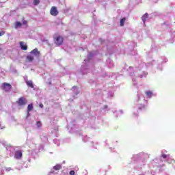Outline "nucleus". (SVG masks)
I'll return each instance as SVG.
<instances>
[{
    "mask_svg": "<svg viewBox=\"0 0 175 175\" xmlns=\"http://www.w3.org/2000/svg\"><path fill=\"white\" fill-rule=\"evenodd\" d=\"M34 58L33 56L31 55H28L26 57V62H32L33 61Z\"/></svg>",
    "mask_w": 175,
    "mask_h": 175,
    "instance_id": "7",
    "label": "nucleus"
},
{
    "mask_svg": "<svg viewBox=\"0 0 175 175\" xmlns=\"http://www.w3.org/2000/svg\"><path fill=\"white\" fill-rule=\"evenodd\" d=\"M14 158L16 159H21L23 158V152L20 150L15 152Z\"/></svg>",
    "mask_w": 175,
    "mask_h": 175,
    "instance_id": "6",
    "label": "nucleus"
},
{
    "mask_svg": "<svg viewBox=\"0 0 175 175\" xmlns=\"http://www.w3.org/2000/svg\"><path fill=\"white\" fill-rule=\"evenodd\" d=\"M58 10H57V7L53 6L50 10L51 16H58Z\"/></svg>",
    "mask_w": 175,
    "mask_h": 175,
    "instance_id": "5",
    "label": "nucleus"
},
{
    "mask_svg": "<svg viewBox=\"0 0 175 175\" xmlns=\"http://www.w3.org/2000/svg\"><path fill=\"white\" fill-rule=\"evenodd\" d=\"M37 126L38 127V128H40V126H42V122H37Z\"/></svg>",
    "mask_w": 175,
    "mask_h": 175,
    "instance_id": "18",
    "label": "nucleus"
},
{
    "mask_svg": "<svg viewBox=\"0 0 175 175\" xmlns=\"http://www.w3.org/2000/svg\"><path fill=\"white\" fill-rule=\"evenodd\" d=\"M39 106H40V107L41 109H43V107H44L43 103H40V104L39 105Z\"/></svg>",
    "mask_w": 175,
    "mask_h": 175,
    "instance_id": "21",
    "label": "nucleus"
},
{
    "mask_svg": "<svg viewBox=\"0 0 175 175\" xmlns=\"http://www.w3.org/2000/svg\"><path fill=\"white\" fill-rule=\"evenodd\" d=\"M54 43L57 46H61L64 44V37L62 36H57L53 38Z\"/></svg>",
    "mask_w": 175,
    "mask_h": 175,
    "instance_id": "1",
    "label": "nucleus"
},
{
    "mask_svg": "<svg viewBox=\"0 0 175 175\" xmlns=\"http://www.w3.org/2000/svg\"><path fill=\"white\" fill-rule=\"evenodd\" d=\"M75 172L74 170H71V171L70 172V175H75Z\"/></svg>",
    "mask_w": 175,
    "mask_h": 175,
    "instance_id": "19",
    "label": "nucleus"
},
{
    "mask_svg": "<svg viewBox=\"0 0 175 175\" xmlns=\"http://www.w3.org/2000/svg\"><path fill=\"white\" fill-rule=\"evenodd\" d=\"M148 18V13H146L145 14H144L142 16V20L144 24L146 23V21L147 20Z\"/></svg>",
    "mask_w": 175,
    "mask_h": 175,
    "instance_id": "9",
    "label": "nucleus"
},
{
    "mask_svg": "<svg viewBox=\"0 0 175 175\" xmlns=\"http://www.w3.org/2000/svg\"><path fill=\"white\" fill-rule=\"evenodd\" d=\"M62 166L59 164H57L53 167L54 170H60L62 169Z\"/></svg>",
    "mask_w": 175,
    "mask_h": 175,
    "instance_id": "12",
    "label": "nucleus"
},
{
    "mask_svg": "<svg viewBox=\"0 0 175 175\" xmlns=\"http://www.w3.org/2000/svg\"><path fill=\"white\" fill-rule=\"evenodd\" d=\"M20 46L22 50H27L28 49V46L25 45L24 44V42H20Z\"/></svg>",
    "mask_w": 175,
    "mask_h": 175,
    "instance_id": "8",
    "label": "nucleus"
},
{
    "mask_svg": "<svg viewBox=\"0 0 175 175\" xmlns=\"http://www.w3.org/2000/svg\"><path fill=\"white\" fill-rule=\"evenodd\" d=\"M146 94L148 96H151V95H152V92H146Z\"/></svg>",
    "mask_w": 175,
    "mask_h": 175,
    "instance_id": "15",
    "label": "nucleus"
},
{
    "mask_svg": "<svg viewBox=\"0 0 175 175\" xmlns=\"http://www.w3.org/2000/svg\"><path fill=\"white\" fill-rule=\"evenodd\" d=\"M1 89L5 92H10L12 90V85L9 83H3L1 85Z\"/></svg>",
    "mask_w": 175,
    "mask_h": 175,
    "instance_id": "2",
    "label": "nucleus"
},
{
    "mask_svg": "<svg viewBox=\"0 0 175 175\" xmlns=\"http://www.w3.org/2000/svg\"><path fill=\"white\" fill-rule=\"evenodd\" d=\"M28 101L27 100V98L25 97H20L18 100L16 101V103L18 106H25Z\"/></svg>",
    "mask_w": 175,
    "mask_h": 175,
    "instance_id": "3",
    "label": "nucleus"
},
{
    "mask_svg": "<svg viewBox=\"0 0 175 175\" xmlns=\"http://www.w3.org/2000/svg\"><path fill=\"white\" fill-rule=\"evenodd\" d=\"M126 18H123L120 20V27H124V24H125V21Z\"/></svg>",
    "mask_w": 175,
    "mask_h": 175,
    "instance_id": "13",
    "label": "nucleus"
},
{
    "mask_svg": "<svg viewBox=\"0 0 175 175\" xmlns=\"http://www.w3.org/2000/svg\"><path fill=\"white\" fill-rule=\"evenodd\" d=\"M2 50L1 48H0V51Z\"/></svg>",
    "mask_w": 175,
    "mask_h": 175,
    "instance_id": "23",
    "label": "nucleus"
},
{
    "mask_svg": "<svg viewBox=\"0 0 175 175\" xmlns=\"http://www.w3.org/2000/svg\"><path fill=\"white\" fill-rule=\"evenodd\" d=\"M30 54H31V55H34L36 58H39L40 57V51L38 50V48L33 49L30 52Z\"/></svg>",
    "mask_w": 175,
    "mask_h": 175,
    "instance_id": "4",
    "label": "nucleus"
},
{
    "mask_svg": "<svg viewBox=\"0 0 175 175\" xmlns=\"http://www.w3.org/2000/svg\"><path fill=\"white\" fill-rule=\"evenodd\" d=\"M161 158H163V159H166L167 158V154H161Z\"/></svg>",
    "mask_w": 175,
    "mask_h": 175,
    "instance_id": "16",
    "label": "nucleus"
},
{
    "mask_svg": "<svg viewBox=\"0 0 175 175\" xmlns=\"http://www.w3.org/2000/svg\"><path fill=\"white\" fill-rule=\"evenodd\" d=\"M39 3H40V0H33V5H34L35 6H37V5H39Z\"/></svg>",
    "mask_w": 175,
    "mask_h": 175,
    "instance_id": "14",
    "label": "nucleus"
},
{
    "mask_svg": "<svg viewBox=\"0 0 175 175\" xmlns=\"http://www.w3.org/2000/svg\"><path fill=\"white\" fill-rule=\"evenodd\" d=\"M5 31H0V36H3Z\"/></svg>",
    "mask_w": 175,
    "mask_h": 175,
    "instance_id": "20",
    "label": "nucleus"
},
{
    "mask_svg": "<svg viewBox=\"0 0 175 175\" xmlns=\"http://www.w3.org/2000/svg\"><path fill=\"white\" fill-rule=\"evenodd\" d=\"M33 110V104H29L27 106V112L29 113V111H32Z\"/></svg>",
    "mask_w": 175,
    "mask_h": 175,
    "instance_id": "11",
    "label": "nucleus"
},
{
    "mask_svg": "<svg viewBox=\"0 0 175 175\" xmlns=\"http://www.w3.org/2000/svg\"><path fill=\"white\" fill-rule=\"evenodd\" d=\"M23 24L26 25L27 24V21H24Z\"/></svg>",
    "mask_w": 175,
    "mask_h": 175,
    "instance_id": "22",
    "label": "nucleus"
},
{
    "mask_svg": "<svg viewBox=\"0 0 175 175\" xmlns=\"http://www.w3.org/2000/svg\"><path fill=\"white\" fill-rule=\"evenodd\" d=\"M21 25H23L21 24V23H20V22H16V27H21Z\"/></svg>",
    "mask_w": 175,
    "mask_h": 175,
    "instance_id": "17",
    "label": "nucleus"
},
{
    "mask_svg": "<svg viewBox=\"0 0 175 175\" xmlns=\"http://www.w3.org/2000/svg\"><path fill=\"white\" fill-rule=\"evenodd\" d=\"M26 84L27 87H29L30 88H33V82L32 81H26Z\"/></svg>",
    "mask_w": 175,
    "mask_h": 175,
    "instance_id": "10",
    "label": "nucleus"
}]
</instances>
